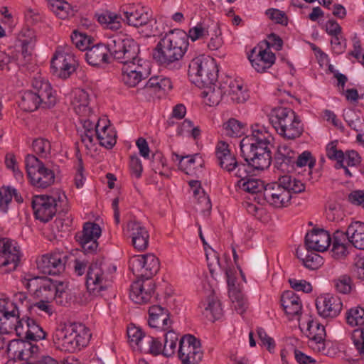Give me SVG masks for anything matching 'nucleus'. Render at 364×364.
Wrapping results in <instances>:
<instances>
[{
	"label": "nucleus",
	"mask_w": 364,
	"mask_h": 364,
	"mask_svg": "<svg viewBox=\"0 0 364 364\" xmlns=\"http://www.w3.org/2000/svg\"><path fill=\"white\" fill-rule=\"evenodd\" d=\"M271 134L259 124L251 126V134L245 136L240 143V155L246 163L239 161L231 152L229 144L220 141L215 148V156L221 168L245 179L253 170H264L269 167L272 156Z\"/></svg>",
	"instance_id": "f257e3e1"
},
{
	"label": "nucleus",
	"mask_w": 364,
	"mask_h": 364,
	"mask_svg": "<svg viewBox=\"0 0 364 364\" xmlns=\"http://www.w3.org/2000/svg\"><path fill=\"white\" fill-rule=\"evenodd\" d=\"M188 48L186 32L176 28L169 30L163 36L154 50V58L169 69H179L180 60Z\"/></svg>",
	"instance_id": "f03ea898"
},
{
	"label": "nucleus",
	"mask_w": 364,
	"mask_h": 364,
	"mask_svg": "<svg viewBox=\"0 0 364 364\" xmlns=\"http://www.w3.org/2000/svg\"><path fill=\"white\" fill-rule=\"evenodd\" d=\"M18 105L25 112H33L38 108H50L57 102L56 92L48 81L41 77L33 78L31 89L21 92Z\"/></svg>",
	"instance_id": "7ed1b4c3"
},
{
	"label": "nucleus",
	"mask_w": 364,
	"mask_h": 364,
	"mask_svg": "<svg viewBox=\"0 0 364 364\" xmlns=\"http://www.w3.org/2000/svg\"><path fill=\"white\" fill-rule=\"evenodd\" d=\"M91 338L90 330L82 323H70L56 328L53 340L61 351L75 353L86 346Z\"/></svg>",
	"instance_id": "20e7f679"
},
{
	"label": "nucleus",
	"mask_w": 364,
	"mask_h": 364,
	"mask_svg": "<svg viewBox=\"0 0 364 364\" xmlns=\"http://www.w3.org/2000/svg\"><path fill=\"white\" fill-rule=\"evenodd\" d=\"M218 72L214 59L203 55L192 59L188 69L190 80L200 88L215 82Z\"/></svg>",
	"instance_id": "39448f33"
},
{
	"label": "nucleus",
	"mask_w": 364,
	"mask_h": 364,
	"mask_svg": "<svg viewBox=\"0 0 364 364\" xmlns=\"http://www.w3.org/2000/svg\"><path fill=\"white\" fill-rule=\"evenodd\" d=\"M117 269L113 266L112 270L109 265L103 259H97L88 267L86 274V287L87 291L94 296H100L110 286L109 274Z\"/></svg>",
	"instance_id": "423d86ee"
},
{
	"label": "nucleus",
	"mask_w": 364,
	"mask_h": 364,
	"mask_svg": "<svg viewBox=\"0 0 364 364\" xmlns=\"http://www.w3.org/2000/svg\"><path fill=\"white\" fill-rule=\"evenodd\" d=\"M108 41L112 60L127 64L137 59L140 47L133 38L115 34L109 37Z\"/></svg>",
	"instance_id": "0eeeda50"
},
{
	"label": "nucleus",
	"mask_w": 364,
	"mask_h": 364,
	"mask_svg": "<svg viewBox=\"0 0 364 364\" xmlns=\"http://www.w3.org/2000/svg\"><path fill=\"white\" fill-rule=\"evenodd\" d=\"M26 173L31 184L36 187L46 188L53 184L55 173L35 155L28 154L25 159Z\"/></svg>",
	"instance_id": "6e6552de"
},
{
	"label": "nucleus",
	"mask_w": 364,
	"mask_h": 364,
	"mask_svg": "<svg viewBox=\"0 0 364 364\" xmlns=\"http://www.w3.org/2000/svg\"><path fill=\"white\" fill-rule=\"evenodd\" d=\"M67 284L63 282L46 279L43 282L41 288L36 290V299H55L60 306H66L69 303V294L66 290Z\"/></svg>",
	"instance_id": "1a4fd4ad"
},
{
	"label": "nucleus",
	"mask_w": 364,
	"mask_h": 364,
	"mask_svg": "<svg viewBox=\"0 0 364 364\" xmlns=\"http://www.w3.org/2000/svg\"><path fill=\"white\" fill-rule=\"evenodd\" d=\"M203 355L200 341L194 336H183L179 341L178 358L183 364H197Z\"/></svg>",
	"instance_id": "9d476101"
},
{
	"label": "nucleus",
	"mask_w": 364,
	"mask_h": 364,
	"mask_svg": "<svg viewBox=\"0 0 364 364\" xmlns=\"http://www.w3.org/2000/svg\"><path fill=\"white\" fill-rule=\"evenodd\" d=\"M124 236L132 239V246L139 251L145 250L149 246V233L139 221L131 220L123 228Z\"/></svg>",
	"instance_id": "9b49d317"
},
{
	"label": "nucleus",
	"mask_w": 364,
	"mask_h": 364,
	"mask_svg": "<svg viewBox=\"0 0 364 364\" xmlns=\"http://www.w3.org/2000/svg\"><path fill=\"white\" fill-rule=\"evenodd\" d=\"M76 60L74 55L56 50L50 61L52 73L60 78L66 79L75 71Z\"/></svg>",
	"instance_id": "f8f14e48"
},
{
	"label": "nucleus",
	"mask_w": 364,
	"mask_h": 364,
	"mask_svg": "<svg viewBox=\"0 0 364 364\" xmlns=\"http://www.w3.org/2000/svg\"><path fill=\"white\" fill-rule=\"evenodd\" d=\"M32 208L36 219L47 223L50 220L56 213V200L46 195L36 196L32 200Z\"/></svg>",
	"instance_id": "ddd939ff"
},
{
	"label": "nucleus",
	"mask_w": 364,
	"mask_h": 364,
	"mask_svg": "<svg viewBox=\"0 0 364 364\" xmlns=\"http://www.w3.org/2000/svg\"><path fill=\"white\" fill-rule=\"evenodd\" d=\"M65 258L60 252L46 254L37 259V268L44 274L58 275L65 270Z\"/></svg>",
	"instance_id": "4468645a"
},
{
	"label": "nucleus",
	"mask_w": 364,
	"mask_h": 364,
	"mask_svg": "<svg viewBox=\"0 0 364 364\" xmlns=\"http://www.w3.org/2000/svg\"><path fill=\"white\" fill-rule=\"evenodd\" d=\"M316 307L320 316L333 318L339 315L343 304L338 296L324 294L317 297Z\"/></svg>",
	"instance_id": "2eb2a0df"
},
{
	"label": "nucleus",
	"mask_w": 364,
	"mask_h": 364,
	"mask_svg": "<svg viewBox=\"0 0 364 364\" xmlns=\"http://www.w3.org/2000/svg\"><path fill=\"white\" fill-rule=\"evenodd\" d=\"M86 62L92 67L103 68L112 62L108 40L90 46L84 54Z\"/></svg>",
	"instance_id": "dca6fc26"
},
{
	"label": "nucleus",
	"mask_w": 364,
	"mask_h": 364,
	"mask_svg": "<svg viewBox=\"0 0 364 364\" xmlns=\"http://www.w3.org/2000/svg\"><path fill=\"white\" fill-rule=\"evenodd\" d=\"M20 261V251L13 245L12 241L3 238L0 240V267L5 268V272L16 269Z\"/></svg>",
	"instance_id": "f3484780"
},
{
	"label": "nucleus",
	"mask_w": 364,
	"mask_h": 364,
	"mask_svg": "<svg viewBox=\"0 0 364 364\" xmlns=\"http://www.w3.org/2000/svg\"><path fill=\"white\" fill-rule=\"evenodd\" d=\"M263 196L270 205L277 208L287 207L291 198V195L288 191L280 187L277 183L267 184L264 188Z\"/></svg>",
	"instance_id": "a211bd4d"
},
{
	"label": "nucleus",
	"mask_w": 364,
	"mask_h": 364,
	"mask_svg": "<svg viewBox=\"0 0 364 364\" xmlns=\"http://www.w3.org/2000/svg\"><path fill=\"white\" fill-rule=\"evenodd\" d=\"M248 59L257 72L264 73L274 63L276 57L270 50L262 49V47H255L248 54Z\"/></svg>",
	"instance_id": "6ab92c4d"
},
{
	"label": "nucleus",
	"mask_w": 364,
	"mask_h": 364,
	"mask_svg": "<svg viewBox=\"0 0 364 364\" xmlns=\"http://www.w3.org/2000/svg\"><path fill=\"white\" fill-rule=\"evenodd\" d=\"M331 237L329 232L323 229L314 228L305 236L306 250L323 252L329 247Z\"/></svg>",
	"instance_id": "aec40b11"
},
{
	"label": "nucleus",
	"mask_w": 364,
	"mask_h": 364,
	"mask_svg": "<svg viewBox=\"0 0 364 364\" xmlns=\"http://www.w3.org/2000/svg\"><path fill=\"white\" fill-rule=\"evenodd\" d=\"M155 284L152 281L136 279L131 285L130 298L136 304L148 303L154 292Z\"/></svg>",
	"instance_id": "412c9836"
},
{
	"label": "nucleus",
	"mask_w": 364,
	"mask_h": 364,
	"mask_svg": "<svg viewBox=\"0 0 364 364\" xmlns=\"http://www.w3.org/2000/svg\"><path fill=\"white\" fill-rule=\"evenodd\" d=\"M296 151L287 145H280L274 155V167L283 173L294 171Z\"/></svg>",
	"instance_id": "4be33fe9"
},
{
	"label": "nucleus",
	"mask_w": 364,
	"mask_h": 364,
	"mask_svg": "<svg viewBox=\"0 0 364 364\" xmlns=\"http://www.w3.org/2000/svg\"><path fill=\"white\" fill-rule=\"evenodd\" d=\"M23 324H26L27 330L23 331L22 326L17 329V336L28 341H38L46 337V333L43 328L33 318L23 315L21 318Z\"/></svg>",
	"instance_id": "5701e85b"
},
{
	"label": "nucleus",
	"mask_w": 364,
	"mask_h": 364,
	"mask_svg": "<svg viewBox=\"0 0 364 364\" xmlns=\"http://www.w3.org/2000/svg\"><path fill=\"white\" fill-rule=\"evenodd\" d=\"M149 315L148 323L150 327L161 328L163 331L171 328L173 321L170 318L171 314L167 309L159 305L151 306L149 309Z\"/></svg>",
	"instance_id": "b1692460"
},
{
	"label": "nucleus",
	"mask_w": 364,
	"mask_h": 364,
	"mask_svg": "<svg viewBox=\"0 0 364 364\" xmlns=\"http://www.w3.org/2000/svg\"><path fill=\"white\" fill-rule=\"evenodd\" d=\"M120 11L124 14L122 20L126 21L128 25L136 28L147 24L151 18V14L148 11H145L144 8L134 9L132 6H126Z\"/></svg>",
	"instance_id": "393cba45"
},
{
	"label": "nucleus",
	"mask_w": 364,
	"mask_h": 364,
	"mask_svg": "<svg viewBox=\"0 0 364 364\" xmlns=\"http://www.w3.org/2000/svg\"><path fill=\"white\" fill-rule=\"evenodd\" d=\"M294 113L293 109L288 107H274L269 114V120L276 132L279 134V130H285L287 123L291 122Z\"/></svg>",
	"instance_id": "a878e982"
},
{
	"label": "nucleus",
	"mask_w": 364,
	"mask_h": 364,
	"mask_svg": "<svg viewBox=\"0 0 364 364\" xmlns=\"http://www.w3.org/2000/svg\"><path fill=\"white\" fill-rule=\"evenodd\" d=\"M281 304L286 314L291 317L301 313L302 304L301 299L292 291H286L282 294Z\"/></svg>",
	"instance_id": "bb28decb"
},
{
	"label": "nucleus",
	"mask_w": 364,
	"mask_h": 364,
	"mask_svg": "<svg viewBox=\"0 0 364 364\" xmlns=\"http://www.w3.org/2000/svg\"><path fill=\"white\" fill-rule=\"evenodd\" d=\"M202 88L204 90L201 92V96L207 99L210 106L218 105L223 96L227 95L228 86L225 81L219 82L218 85L213 82Z\"/></svg>",
	"instance_id": "cd10ccee"
},
{
	"label": "nucleus",
	"mask_w": 364,
	"mask_h": 364,
	"mask_svg": "<svg viewBox=\"0 0 364 364\" xmlns=\"http://www.w3.org/2000/svg\"><path fill=\"white\" fill-rule=\"evenodd\" d=\"M21 318V312L16 304L11 311H4L2 330L0 334H8L13 331H15L17 334V329L22 325Z\"/></svg>",
	"instance_id": "c85d7f7f"
},
{
	"label": "nucleus",
	"mask_w": 364,
	"mask_h": 364,
	"mask_svg": "<svg viewBox=\"0 0 364 364\" xmlns=\"http://www.w3.org/2000/svg\"><path fill=\"white\" fill-rule=\"evenodd\" d=\"M347 235H350V243L355 248L364 250V223L352 222L347 228Z\"/></svg>",
	"instance_id": "c756f323"
},
{
	"label": "nucleus",
	"mask_w": 364,
	"mask_h": 364,
	"mask_svg": "<svg viewBox=\"0 0 364 364\" xmlns=\"http://www.w3.org/2000/svg\"><path fill=\"white\" fill-rule=\"evenodd\" d=\"M97 21L106 28L112 31H118L121 28V21L122 17L109 11H104L100 14H96Z\"/></svg>",
	"instance_id": "7c9ffc66"
},
{
	"label": "nucleus",
	"mask_w": 364,
	"mask_h": 364,
	"mask_svg": "<svg viewBox=\"0 0 364 364\" xmlns=\"http://www.w3.org/2000/svg\"><path fill=\"white\" fill-rule=\"evenodd\" d=\"M290 123H287L285 130H279L280 136L287 139H295L299 137L303 132L304 127L299 117L294 113Z\"/></svg>",
	"instance_id": "2f4dec72"
},
{
	"label": "nucleus",
	"mask_w": 364,
	"mask_h": 364,
	"mask_svg": "<svg viewBox=\"0 0 364 364\" xmlns=\"http://www.w3.org/2000/svg\"><path fill=\"white\" fill-rule=\"evenodd\" d=\"M48 7L59 18L65 19L74 16V11L70 4L64 0H46Z\"/></svg>",
	"instance_id": "473e14b6"
},
{
	"label": "nucleus",
	"mask_w": 364,
	"mask_h": 364,
	"mask_svg": "<svg viewBox=\"0 0 364 364\" xmlns=\"http://www.w3.org/2000/svg\"><path fill=\"white\" fill-rule=\"evenodd\" d=\"M307 331L309 332L308 337L316 344L324 345L326 337L325 327L319 322L314 321L311 316L307 321Z\"/></svg>",
	"instance_id": "72a5a7b5"
},
{
	"label": "nucleus",
	"mask_w": 364,
	"mask_h": 364,
	"mask_svg": "<svg viewBox=\"0 0 364 364\" xmlns=\"http://www.w3.org/2000/svg\"><path fill=\"white\" fill-rule=\"evenodd\" d=\"M203 314L211 321H215L221 318L223 309L220 301L213 296H208L207 304H204Z\"/></svg>",
	"instance_id": "f704fd0d"
},
{
	"label": "nucleus",
	"mask_w": 364,
	"mask_h": 364,
	"mask_svg": "<svg viewBox=\"0 0 364 364\" xmlns=\"http://www.w3.org/2000/svg\"><path fill=\"white\" fill-rule=\"evenodd\" d=\"M338 141L335 140L328 143L326 147V152L327 157L332 160L336 161L335 168L340 169L343 166L345 161V154L342 150L337 149Z\"/></svg>",
	"instance_id": "c9c22d12"
},
{
	"label": "nucleus",
	"mask_w": 364,
	"mask_h": 364,
	"mask_svg": "<svg viewBox=\"0 0 364 364\" xmlns=\"http://www.w3.org/2000/svg\"><path fill=\"white\" fill-rule=\"evenodd\" d=\"M99 127L100 122H98L95 126V135L99 141L100 144L106 149H112L117 142L115 136L107 133L108 129V127L107 125L103 126L101 129V131H100Z\"/></svg>",
	"instance_id": "e433bc0d"
},
{
	"label": "nucleus",
	"mask_w": 364,
	"mask_h": 364,
	"mask_svg": "<svg viewBox=\"0 0 364 364\" xmlns=\"http://www.w3.org/2000/svg\"><path fill=\"white\" fill-rule=\"evenodd\" d=\"M150 73L144 71H125L122 70V81L128 87H133L136 86L142 80L147 78Z\"/></svg>",
	"instance_id": "4c0bfd02"
},
{
	"label": "nucleus",
	"mask_w": 364,
	"mask_h": 364,
	"mask_svg": "<svg viewBox=\"0 0 364 364\" xmlns=\"http://www.w3.org/2000/svg\"><path fill=\"white\" fill-rule=\"evenodd\" d=\"M144 279L151 281L150 279L159 270V259L152 254L144 255Z\"/></svg>",
	"instance_id": "58836bf2"
},
{
	"label": "nucleus",
	"mask_w": 364,
	"mask_h": 364,
	"mask_svg": "<svg viewBox=\"0 0 364 364\" xmlns=\"http://www.w3.org/2000/svg\"><path fill=\"white\" fill-rule=\"evenodd\" d=\"M166 331L167 332L164 334L163 355L168 358L175 353L178 338V334L173 331L171 328Z\"/></svg>",
	"instance_id": "ea45409f"
},
{
	"label": "nucleus",
	"mask_w": 364,
	"mask_h": 364,
	"mask_svg": "<svg viewBox=\"0 0 364 364\" xmlns=\"http://www.w3.org/2000/svg\"><path fill=\"white\" fill-rule=\"evenodd\" d=\"M225 134L230 137L241 136L245 132V125L240 121L231 118L223 125Z\"/></svg>",
	"instance_id": "a19ab883"
},
{
	"label": "nucleus",
	"mask_w": 364,
	"mask_h": 364,
	"mask_svg": "<svg viewBox=\"0 0 364 364\" xmlns=\"http://www.w3.org/2000/svg\"><path fill=\"white\" fill-rule=\"evenodd\" d=\"M250 175L245 179H241L237 182L238 186L243 191L250 193H257L264 191V186L262 181L250 178Z\"/></svg>",
	"instance_id": "79ce46f5"
},
{
	"label": "nucleus",
	"mask_w": 364,
	"mask_h": 364,
	"mask_svg": "<svg viewBox=\"0 0 364 364\" xmlns=\"http://www.w3.org/2000/svg\"><path fill=\"white\" fill-rule=\"evenodd\" d=\"M70 38L72 43L80 50L87 52V50L90 48L92 38L85 33L75 30L71 34Z\"/></svg>",
	"instance_id": "37998d69"
},
{
	"label": "nucleus",
	"mask_w": 364,
	"mask_h": 364,
	"mask_svg": "<svg viewBox=\"0 0 364 364\" xmlns=\"http://www.w3.org/2000/svg\"><path fill=\"white\" fill-rule=\"evenodd\" d=\"M346 319L351 326L364 325V309L360 306L350 309L346 312Z\"/></svg>",
	"instance_id": "c03bdc74"
},
{
	"label": "nucleus",
	"mask_w": 364,
	"mask_h": 364,
	"mask_svg": "<svg viewBox=\"0 0 364 364\" xmlns=\"http://www.w3.org/2000/svg\"><path fill=\"white\" fill-rule=\"evenodd\" d=\"M316 165V159L309 151H304L301 154L296 152V159L294 160V170L296 167H303L308 166L309 173H312V168Z\"/></svg>",
	"instance_id": "a18cd8bd"
},
{
	"label": "nucleus",
	"mask_w": 364,
	"mask_h": 364,
	"mask_svg": "<svg viewBox=\"0 0 364 364\" xmlns=\"http://www.w3.org/2000/svg\"><path fill=\"white\" fill-rule=\"evenodd\" d=\"M142 351L154 355H163V345L158 338L147 336L145 337V343Z\"/></svg>",
	"instance_id": "49530a36"
},
{
	"label": "nucleus",
	"mask_w": 364,
	"mask_h": 364,
	"mask_svg": "<svg viewBox=\"0 0 364 364\" xmlns=\"http://www.w3.org/2000/svg\"><path fill=\"white\" fill-rule=\"evenodd\" d=\"M33 151L41 158H46L50 154V142L45 138H38L33 141Z\"/></svg>",
	"instance_id": "de8ad7c7"
},
{
	"label": "nucleus",
	"mask_w": 364,
	"mask_h": 364,
	"mask_svg": "<svg viewBox=\"0 0 364 364\" xmlns=\"http://www.w3.org/2000/svg\"><path fill=\"white\" fill-rule=\"evenodd\" d=\"M129 269L137 279H144V255H135L129 261Z\"/></svg>",
	"instance_id": "09e8293b"
},
{
	"label": "nucleus",
	"mask_w": 364,
	"mask_h": 364,
	"mask_svg": "<svg viewBox=\"0 0 364 364\" xmlns=\"http://www.w3.org/2000/svg\"><path fill=\"white\" fill-rule=\"evenodd\" d=\"M204 161L200 154H195L192 156H189L187 158V161L183 162L182 166L180 167V170L185 172L186 174H191L192 171L196 169L198 166L202 168L203 166Z\"/></svg>",
	"instance_id": "8fccbe9b"
},
{
	"label": "nucleus",
	"mask_w": 364,
	"mask_h": 364,
	"mask_svg": "<svg viewBox=\"0 0 364 364\" xmlns=\"http://www.w3.org/2000/svg\"><path fill=\"white\" fill-rule=\"evenodd\" d=\"M46 279V277H33L29 274L22 279V283L28 291L33 292V296L36 299V290L41 288Z\"/></svg>",
	"instance_id": "3c124183"
},
{
	"label": "nucleus",
	"mask_w": 364,
	"mask_h": 364,
	"mask_svg": "<svg viewBox=\"0 0 364 364\" xmlns=\"http://www.w3.org/2000/svg\"><path fill=\"white\" fill-rule=\"evenodd\" d=\"M308 252L303 259V264L309 269H318L323 264V258L316 251L307 250Z\"/></svg>",
	"instance_id": "603ef678"
},
{
	"label": "nucleus",
	"mask_w": 364,
	"mask_h": 364,
	"mask_svg": "<svg viewBox=\"0 0 364 364\" xmlns=\"http://www.w3.org/2000/svg\"><path fill=\"white\" fill-rule=\"evenodd\" d=\"M127 336L130 342L135 343L140 350L141 351L143 350L144 345L145 343V337L147 336H145L140 328L135 326L128 328Z\"/></svg>",
	"instance_id": "864d4df0"
},
{
	"label": "nucleus",
	"mask_w": 364,
	"mask_h": 364,
	"mask_svg": "<svg viewBox=\"0 0 364 364\" xmlns=\"http://www.w3.org/2000/svg\"><path fill=\"white\" fill-rule=\"evenodd\" d=\"M123 65L124 66L122 70L125 71H133V73H136L139 70H145L146 73H151L149 63L143 60V59L140 58L139 56L136 60H133L132 62H130V63Z\"/></svg>",
	"instance_id": "5fc2aeb1"
},
{
	"label": "nucleus",
	"mask_w": 364,
	"mask_h": 364,
	"mask_svg": "<svg viewBox=\"0 0 364 364\" xmlns=\"http://www.w3.org/2000/svg\"><path fill=\"white\" fill-rule=\"evenodd\" d=\"M23 338L20 339H14L8 343L7 346V353L10 359H18L20 358V352L23 350Z\"/></svg>",
	"instance_id": "6e6d98bb"
},
{
	"label": "nucleus",
	"mask_w": 364,
	"mask_h": 364,
	"mask_svg": "<svg viewBox=\"0 0 364 364\" xmlns=\"http://www.w3.org/2000/svg\"><path fill=\"white\" fill-rule=\"evenodd\" d=\"M351 339L358 354L364 358V328L355 329L352 333Z\"/></svg>",
	"instance_id": "4d7b16f0"
},
{
	"label": "nucleus",
	"mask_w": 364,
	"mask_h": 364,
	"mask_svg": "<svg viewBox=\"0 0 364 364\" xmlns=\"http://www.w3.org/2000/svg\"><path fill=\"white\" fill-rule=\"evenodd\" d=\"M187 43L189 44V38L194 42L198 39H203L208 36V31L203 27L201 23L189 29L188 33H186Z\"/></svg>",
	"instance_id": "13d9d810"
},
{
	"label": "nucleus",
	"mask_w": 364,
	"mask_h": 364,
	"mask_svg": "<svg viewBox=\"0 0 364 364\" xmlns=\"http://www.w3.org/2000/svg\"><path fill=\"white\" fill-rule=\"evenodd\" d=\"M351 279L348 275H341L334 280L335 287L338 292L348 294L351 290Z\"/></svg>",
	"instance_id": "bf43d9fd"
},
{
	"label": "nucleus",
	"mask_w": 364,
	"mask_h": 364,
	"mask_svg": "<svg viewBox=\"0 0 364 364\" xmlns=\"http://www.w3.org/2000/svg\"><path fill=\"white\" fill-rule=\"evenodd\" d=\"M13 188L9 186L2 187L0 189V210L3 213H7L8 205L12 200Z\"/></svg>",
	"instance_id": "052dcab7"
},
{
	"label": "nucleus",
	"mask_w": 364,
	"mask_h": 364,
	"mask_svg": "<svg viewBox=\"0 0 364 364\" xmlns=\"http://www.w3.org/2000/svg\"><path fill=\"white\" fill-rule=\"evenodd\" d=\"M350 246V243H332V257L336 259L345 258L348 255V248Z\"/></svg>",
	"instance_id": "680f3d73"
},
{
	"label": "nucleus",
	"mask_w": 364,
	"mask_h": 364,
	"mask_svg": "<svg viewBox=\"0 0 364 364\" xmlns=\"http://www.w3.org/2000/svg\"><path fill=\"white\" fill-rule=\"evenodd\" d=\"M75 156L77 159L78 164H77V172H76L75 177V182L76 187L77 188H80L82 187L83 183H84L83 182H84V180L85 178L83 175V171H84L83 161H82L80 151L78 148L76 149Z\"/></svg>",
	"instance_id": "e2e57ef3"
},
{
	"label": "nucleus",
	"mask_w": 364,
	"mask_h": 364,
	"mask_svg": "<svg viewBox=\"0 0 364 364\" xmlns=\"http://www.w3.org/2000/svg\"><path fill=\"white\" fill-rule=\"evenodd\" d=\"M101 228L98 224L87 222L83 225L82 230L80 232H82L83 235L99 238L101 235Z\"/></svg>",
	"instance_id": "0e129e2a"
},
{
	"label": "nucleus",
	"mask_w": 364,
	"mask_h": 364,
	"mask_svg": "<svg viewBox=\"0 0 364 364\" xmlns=\"http://www.w3.org/2000/svg\"><path fill=\"white\" fill-rule=\"evenodd\" d=\"M34 46L35 43L31 39H25L21 41V55L24 59L25 63H28L31 60Z\"/></svg>",
	"instance_id": "69168bd1"
},
{
	"label": "nucleus",
	"mask_w": 364,
	"mask_h": 364,
	"mask_svg": "<svg viewBox=\"0 0 364 364\" xmlns=\"http://www.w3.org/2000/svg\"><path fill=\"white\" fill-rule=\"evenodd\" d=\"M257 336L262 342V344L267 346V350L271 353L275 348V343L272 338L269 336L264 329L262 328H257Z\"/></svg>",
	"instance_id": "338daca9"
},
{
	"label": "nucleus",
	"mask_w": 364,
	"mask_h": 364,
	"mask_svg": "<svg viewBox=\"0 0 364 364\" xmlns=\"http://www.w3.org/2000/svg\"><path fill=\"white\" fill-rule=\"evenodd\" d=\"M266 14L269 16L272 20H274L277 23L286 26L288 23V20L284 12L279 11L277 9H269L266 11Z\"/></svg>",
	"instance_id": "774afa93"
}]
</instances>
